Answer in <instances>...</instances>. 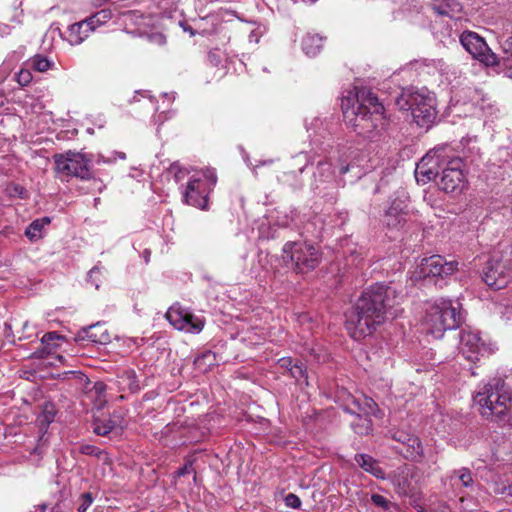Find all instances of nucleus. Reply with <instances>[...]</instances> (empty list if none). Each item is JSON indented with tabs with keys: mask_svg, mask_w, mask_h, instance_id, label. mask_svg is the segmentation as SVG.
I'll list each match as a JSON object with an SVG mask.
<instances>
[{
	"mask_svg": "<svg viewBox=\"0 0 512 512\" xmlns=\"http://www.w3.org/2000/svg\"><path fill=\"white\" fill-rule=\"evenodd\" d=\"M400 298L391 285L376 283L370 286L346 313L345 325L349 335L355 340L371 335L388 315H397L393 309Z\"/></svg>",
	"mask_w": 512,
	"mask_h": 512,
	"instance_id": "obj_1",
	"label": "nucleus"
},
{
	"mask_svg": "<svg viewBox=\"0 0 512 512\" xmlns=\"http://www.w3.org/2000/svg\"><path fill=\"white\" fill-rule=\"evenodd\" d=\"M416 174H421L428 181L439 177V189L454 196L461 194L468 185L463 159L454 155L448 146L428 152L418 164Z\"/></svg>",
	"mask_w": 512,
	"mask_h": 512,
	"instance_id": "obj_2",
	"label": "nucleus"
},
{
	"mask_svg": "<svg viewBox=\"0 0 512 512\" xmlns=\"http://www.w3.org/2000/svg\"><path fill=\"white\" fill-rule=\"evenodd\" d=\"M350 100L342 103L343 118L345 123L357 134L374 139L380 136L388 127V120L384 115V106L372 93L367 97H359L351 104Z\"/></svg>",
	"mask_w": 512,
	"mask_h": 512,
	"instance_id": "obj_3",
	"label": "nucleus"
},
{
	"mask_svg": "<svg viewBox=\"0 0 512 512\" xmlns=\"http://www.w3.org/2000/svg\"><path fill=\"white\" fill-rule=\"evenodd\" d=\"M473 399L485 419L500 425L510 423L512 419V390L502 378L495 377L480 383Z\"/></svg>",
	"mask_w": 512,
	"mask_h": 512,
	"instance_id": "obj_4",
	"label": "nucleus"
},
{
	"mask_svg": "<svg viewBox=\"0 0 512 512\" xmlns=\"http://www.w3.org/2000/svg\"><path fill=\"white\" fill-rule=\"evenodd\" d=\"M400 110L411 111L414 121L419 127L430 128L437 117L436 100L428 91H402L396 98Z\"/></svg>",
	"mask_w": 512,
	"mask_h": 512,
	"instance_id": "obj_5",
	"label": "nucleus"
},
{
	"mask_svg": "<svg viewBox=\"0 0 512 512\" xmlns=\"http://www.w3.org/2000/svg\"><path fill=\"white\" fill-rule=\"evenodd\" d=\"M463 321L460 304L447 299H438L426 310V331L440 338L446 330L456 329Z\"/></svg>",
	"mask_w": 512,
	"mask_h": 512,
	"instance_id": "obj_6",
	"label": "nucleus"
},
{
	"mask_svg": "<svg viewBox=\"0 0 512 512\" xmlns=\"http://www.w3.org/2000/svg\"><path fill=\"white\" fill-rule=\"evenodd\" d=\"M282 258L295 273L305 274L313 271L320 264L322 253L310 242L287 241L282 248Z\"/></svg>",
	"mask_w": 512,
	"mask_h": 512,
	"instance_id": "obj_7",
	"label": "nucleus"
},
{
	"mask_svg": "<svg viewBox=\"0 0 512 512\" xmlns=\"http://www.w3.org/2000/svg\"><path fill=\"white\" fill-rule=\"evenodd\" d=\"M55 172L59 176L76 177L89 180L93 177L91 171L92 159L89 155L68 150L53 156Z\"/></svg>",
	"mask_w": 512,
	"mask_h": 512,
	"instance_id": "obj_8",
	"label": "nucleus"
},
{
	"mask_svg": "<svg viewBox=\"0 0 512 512\" xmlns=\"http://www.w3.org/2000/svg\"><path fill=\"white\" fill-rule=\"evenodd\" d=\"M203 176L205 179L195 176L191 177L183 193L186 204L201 209L207 207V196L211 186H214L217 180L215 173L211 170H207Z\"/></svg>",
	"mask_w": 512,
	"mask_h": 512,
	"instance_id": "obj_9",
	"label": "nucleus"
},
{
	"mask_svg": "<svg viewBox=\"0 0 512 512\" xmlns=\"http://www.w3.org/2000/svg\"><path fill=\"white\" fill-rule=\"evenodd\" d=\"M338 187L332 164L328 161H319L311 182L313 192L328 200H334Z\"/></svg>",
	"mask_w": 512,
	"mask_h": 512,
	"instance_id": "obj_10",
	"label": "nucleus"
},
{
	"mask_svg": "<svg viewBox=\"0 0 512 512\" xmlns=\"http://www.w3.org/2000/svg\"><path fill=\"white\" fill-rule=\"evenodd\" d=\"M460 43L473 58L486 66H494L497 63V55L476 32L464 31L460 35Z\"/></svg>",
	"mask_w": 512,
	"mask_h": 512,
	"instance_id": "obj_11",
	"label": "nucleus"
},
{
	"mask_svg": "<svg viewBox=\"0 0 512 512\" xmlns=\"http://www.w3.org/2000/svg\"><path fill=\"white\" fill-rule=\"evenodd\" d=\"M166 319L180 331L198 334L205 325V320L180 306H172L166 312Z\"/></svg>",
	"mask_w": 512,
	"mask_h": 512,
	"instance_id": "obj_12",
	"label": "nucleus"
},
{
	"mask_svg": "<svg viewBox=\"0 0 512 512\" xmlns=\"http://www.w3.org/2000/svg\"><path fill=\"white\" fill-rule=\"evenodd\" d=\"M458 270L457 261H447L443 256L433 255L429 258H424L419 266V277L426 278H441L452 275Z\"/></svg>",
	"mask_w": 512,
	"mask_h": 512,
	"instance_id": "obj_13",
	"label": "nucleus"
},
{
	"mask_svg": "<svg viewBox=\"0 0 512 512\" xmlns=\"http://www.w3.org/2000/svg\"><path fill=\"white\" fill-rule=\"evenodd\" d=\"M512 277V265L507 267L502 260L491 258L483 269L482 279L495 290L504 288Z\"/></svg>",
	"mask_w": 512,
	"mask_h": 512,
	"instance_id": "obj_14",
	"label": "nucleus"
},
{
	"mask_svg": "<svg viewBox=\"0 0 512 512\" xmlns=\"http://www.w3.org/2000/svg\"><path fill=\"white\" fill-rule=\"evenodd\" d=\"M460 352L465 359L473 363L490 353L479 333L470 330H462L460 333Z\"/></svg>",
	"mask_w": 512,
	"mask_h": 512,
	"instance_id": "obj_15",
	"label": "nucleus"
},
{
	"mask_svg": "<svg viewBox=\"0 0 512 512\" xmlns=\"http://www.w3.org/2000/svg\"><path fill=\"white\" fill-rule=\"evenodd\" d=\"M391 438L401 443L405 451L404 457L413 462H421L424 458V450L420 439L414 435L403 430L390 431Z\"/></svg>",
	"mask_w": 512,
	"mask_h": 512,
	"instance_id": "obj_16",
	"label": "nucleus"
},
{
	"mask_svg": "<svg viewBox=\"0 0 512 512\" xmlns=\"http://www.w3.org/2000/svg\"><path fill=\"white\" fill-rule=\"evenodd\" d=\"M416 477V469L410 468L406 465L399 467L395 471L392 479L396 493L402 497H413L417 491V486L415 483Z\"/></svg>",
	"mask_w": 512,
	"mask_h": 512,
	"instance_id": "obj_17",
	"label": "nucleus"
},
{
	"mask_svg": "<svg viewBox=\"0 0 512 512\" xmlns=\"http://www.w3.org/2000/svg\"><path fill=\"white\" fill-rule=\"evenodd\" d=\"M293 167L301 164L298 171L290 170L283 172L278 177V182L284 186L291 188L293 191H298L304 187V181L300 177L305 168L311 163L308 153L301 152L293 158Z\"/></svg>",
	"mask_w": 512,
	"mask_h": 512,
	"instance_id": "obj_18",
	"label": "nucleus"
},
{
	"mask_svg": "<svg viewBox=\"0 0 512 512\" xmlns=\"http://www.w3.org/2000/svg\"><path fill=\"white\" fill-rule=\"evenodd\" d=\"M344 411L349 414H360L370 418V416H377L379 408L372 398L361 397L353 398L350 404L344 406Z\"/></svg>",
	"mask_w": 512,
	"mask_h": 512,
	"instance_id": "obj_19",
	"label": "nucleus"
},
{
	"mask_svg": "<svg viewBox=\"0 0 512 512\" xmlns=\"http://www.w3.org/2000/svg\"><path fill=\"white\" fill-rule=\"evenodd\" d=\"M109 334L100 323L82 328L76 335L75 341H90L96 344H105L109 341Z\"/></svg>",
	"mask_w": 512,
	"mask_h": 512,
	"instance_id": "obj_20",
	"label": "nucleus"
},
{
	"mask_svg": "<svg viewBox=\"0 0 512 512\" xmlns=\"http://www.w3.org/2000/svg\"><path fill=\"white\" fill-rule=\"evenodd\" d=\"M431 9L438 16L459 19L462 5L457 0H435L431 4Z\"/></svg>",
	"mask_w": 512,
	"mask_h": 512,
	"instance_id": "obj_21",
	"label": "nucleus"
},
{
	"mask_svg": "<svg viewBox=\"0 0 512 512\" xmlns=\"http://www.w3.org/2000/svg\"><path fill=\"white\" fill-rule=\"evenodd\" d=\"M408 213L400 203L393 202L384 215V224L391 229H399L407 221Z\"/></svg>",
	"mask_w": 512,
	"mask_h": 512,
	"instance_id": "obj_22",
	"label": "nucleus"
},
{
	"mask_svg": "<svg viewBox=\"0 0 512 512\" xmlns=\"http://www.w3.org/2000/svg\"><path fill=\"white\" fill-rule=\"evenodd\" d=\"M355 463L365 472L371 474L377 479H385V472L380 467L379 462L371 455L358 453L354 456Z\"/></svg>",
	"mask_w": 512,
	"mask_h": 512,
	"instance_id": "obj_23",
	"label": "nucleus"
},
{
	"mask_svg": "<svg viewBox=\"0 0 512 512\" xmlns=\"http://www.w3.org/2000/svg\"><path fill=\"white\" fill-rule=\"evenodd\" d=\"M91 29L89 24H85L83 20L70 25L67 30L69 43L71 45L81 44L90 35Z\"/></svg>",
	"mask_w": 512,
	"mask_h": 512,
	"instance_id": "obj_24",
	"label": "nucleus"
},
{
	"mask_svg": "<svg viewBox=\"0 0 512 512\" xmlns=\"http://www.w3.org/2000/svg\"><path fill=\"white\" fill-rule=\"evenodd\" d=\"M450 481L454 486H461L463 488L471 489L474 486V480L469 468L462 467L455 469L449 475Z\"/></svg>",
	"mask_w": 512,
	"mask_h": 512,
	"instance_id": "obj_25",
	"label": "nucleus"
},
{
	"mask_svg": "<svg viewBox=\"0 0 512 512\" xmlns=\"http://www.w3.org/2000/svg\"><path fill=\"white\" fill-rule=\"evenodd\" d=\"M56 413V407L52 402H45L42 405L41 412L36 419L41 432H46L48 426L54 421Z\"/></svg>",
	"mask_w": 512,
	"mask_h": 512,
	"instance_id": "obj_26",
	"label": "nucleus"
},
{
	"mask_svg": "<svg viewBox=\"0 0 512 512\" xmlns=\"http://www.w3.org/2000/svg\"><path fill=\"white\" fill-rule=\"evenodd\" d=\"M323 42L322 36L308 33L302 40V49L306 55L313 57L321 51Z\"/></svg>",
	"mask_w": 512,
	"mask_h": 512,
	"instance_id": "obj_27",
	"label": "nucleus"
},
{
	"mask_svg": "<svg viewBox=\"0 0 512 512\" xmlns=\"http://www.w3.org/2000/svg\"><path fill=\"white\" fill-rule=\"evenodd\" d=\"M63 339H64V337L56 331L45 333L43 335V337L41 338V343L45 346V348L35 351L32 354V357L37 358V359L44 358L46 349H48L50 347L51 348L57 347L58 344L56 343V341H60ZM48 353H49V351H47V354Z\"/></svg>",
	"mask_w": 512,
	"mask_h": 512,
	"instance_id": "obj_28",
	"label": "nucleus"
},
{
	"mask_svg": "<svg viewBox=\"0 0 512 512\" xmlns=\"http://www.w3.org/2000/svg\"><path fill=\"white\" fill-rule=\"evenodd\" d=\"M50 223L49 217H43L40 219L34 220L25 230V236L30 241H36L42 238V230L43 228Z\"/></svg>",
	"mask_w": 512,
	"mask_h": 512,
	"instance_id": "obj_29",
	"label": "nucleus"
},
{
	"mask_svg": "<svg viewBox=\"0 0 512 512\" xmlns=\"http://www.w3.org/2000/svg\"><path fill=\"white\" fill-rule=\"evenodd\" d=\"M494 66L512 70V36L502 43V55L497 56V63Z\"/></svg>",
	"mask_w": 512,
	"mask_h": 512,
	"instance_id": "obj_30",
	"label": "nucleus"
},
{
	"mask_svg": "<svg viewBox=\"0 0 512 512\" xmlns=\"http://www.w3.org/2000/svg\"><path fill=\"white\" fill-rule=\"evenodd\" d=\"M355 420L352 421L351 427L358 435H368L373 430V422L371 418L364 417V415L354 414Z\"/></svg>",
	"mask_w": 512,
	"mask_h": 512,
	"instance_id": "obj_31",
	"label": "nucleus"
},
{
	"mask_svg": "<svg viewBox=\"0 0 512 512\" xmlns=\"http://www.w3.org/2000/svg\"><path fill=\"white\" fill-rule=\"evenodd\" d=\"M289 376L294 378L297 383L308 385V372L305 364L296 360L293 368L291 369Z\"/></svg>",
	"mask_w": 512,
	"mask_h": 512,
	"instance_id": "obj_32",
	"label": "nucleus"
},
{
	"mask_svg": "<svg viewBox=\"0 0 512 512\" xmlns=\"http://www.w3.org/2000/svg\"><path fill=\"white\" fill-rule=\"evenodd\" d=\"M30 66L37 72H46L53 66V62L50 61L47 57L36 55L31 58Z\"/></svg>",
	"mask_w": 512,
	"mask_h": 512,
	"instance_id": "obj_33",
	"label": "nucleus"
},
{
	"mask_svg": "<svg viewBox=\"0 0 512 512\" xmlns=\"http://www.w3.org/2000/svg\"><path fill=\"white\" fill-rule=\"evenodd\" d=\"M121 379L126 383L130 392L134 393L140 389V384L134 370H126L123 372Z\"/></svg>",
	"mask_w": 512,
	"mask_h": 512,
	"instance_id": "obj_34",
	"label": "nucleus"
},
{
	"mask_svg": "<svg viewBox=\"0 0 512 512\" xmlns=\"http://www.w3.org/2000/svg\"><path fill=\"white\" fill-rule=\"evenodd\" d=\"M79 452L83 455L94 456L98 459H102L103 456H105L104 459H107V453L95 445L83 444L79 447Z\"/></svg>",
	"mask_w": 512,
	"mask_h": 512,
	"instance_id": "obj_35",
	"label": "nucleus"
},
{
	"mask_svg": "<svg viewBox=\"0 0 512 512\" xmlns=\"http://www.w3.org/2000/svg\"><path fill=\"white\" fill-rule=\"evenodd\" d=\"M115 428V423L112 420H107L105 422L96 421L94 423L93 431L95 434L99 436L108 435Z\"/></svg>",
	"mask_w": 512,
	"mask_h": 512,
	"instance_id": "obj_36",
	"label": "nucleus"
},
{
	"mask_svg": "<svg viewBox=\"0 0 512 512\" xmlns=\"http://www.w3.org/2000/svg\"><path fill=\"white\" fill-rule=\"evenodd\" d=\"M80 505L78 507V512H86L87 509L94 502V496L91 492L82 493L80 496Z\"/></svg>",
	"mask_w": 512,
	"mask_h": 512,
	"instance_id": "obj_37",
	"label": "nucleus"
},
{
	"mask_svg": "<svg viewBox=\"0 0 512 512\" xmlns=\"http://www.w3.org/2000/svg\"><path fill=\"white\" fill-rule=\"evenodd\" d=\"M32 79H33V76L29 69H21L16 74V81L19 83V85H21L23 87L30 84Z\"/></svg>",
	"mask_w": 512,
	"mask_h": 512,
	"instance_id": "obj_38",
	"label": "nucleus"
},
{
	"mask_svg": "<svg viewBox=\"0 0 512 512\" xmlns=\"http://www.w3.org/2000/svg\"><path fill=\"white\" fill-rule=\"evenodd\" d=\"M371 501L374 505L382 508L383 510H389L392 506V503L380 494H372Z\"/></svg>",
	"mask_w": 512,
	"mask_h": 512,
	"instance_id": "obj_39",
	"label": "nucleus"
},
{
	"mask_svg": "<svg viewBox=\"0 0 512 512\" xmlns=\"http://www.w3.org/2000/svg\"><path fill=\"white\" fill-rule=\"evenodd\" d=\"M296 360H293L291 357H283L280 358L277 362L278 367L283 370L282 374H288L290 373L291 369L293 368V365Z\"/></svg>",
	"mask_w": 512,
	"mask_h": 512,
	"instance_id": "obj_40",
	"label": "nucleus"
},
{
	"mask_svg": "<svg viewBox=\"0 0 512 512\" xmlns=\"http://www.w3.org/2000/svg\"><path fill=\"white\" fill-rule=\"evenodd\" d=\"M122 15L125 18V21H129L136 25L140 24L141 20L143 19V15L137 10H129L123 12Z\"/></svg>",
	"mask_w": 512,
	"mask_h": 512,
	"instance_id": "obj_41",
	"label": "nucleus"
},
{
	"mask_svg": "<svg viewBox=\"0 0 512 512\" xmlns=\"http://www.w3.org/2000/svg\"><path fill=\"white\" fill-rule=\"evenodd\" d=\"M148 42L162 46L166 43V37L160 32H153L145 35Z\"/></svg>",
	"mask_w": 512,
	"mask_h": 512,
	"instance_id": "obj_42",
	"label": "nucleus"
},
{
	"mask_svg": "<svg viewBox=\"0 0 512 512\" xmlns=\"http://www.w3.org/2000/svg\"><path fill=\"white\" fill-rule=\"evenodd\" d=\"M285 504L288 507H291V508H294V509H299L300 506H301V500H300V498L296 494L289 493L285 497Z\"/></svg>",
	"mask_w": 512,
	"mask_h": 512,
	"instance_id": "obj_43",
	"label": "nucleus"
},
{
	"mask_svg": "<svg viewBox=\"0 0 512 512\" xmlns=\"http://www.w3.org/2000/svg\"><path fill=\"white\" fill-rule=\"evenodd\" d=\"M102 25L107 23L113 16L112 11L110 9H102L93 14Z\"/></svg>",
	"mask_w": 512,
	"mask_h": 512,
	"instance_id": "obj_44",
	"label": "nucleus"
},
{
	"mask_svg": "<svg viewBox=\"0 0 512 512\" xmlns=\"http://www.w3.org/2000/svg\"><path fill=\"white\" fill-rule=\"evenodd\" d=\"M170 172L174 173V177L177 181L181 180L187 173L178 162H174L170 165Z\"/></svg>",
	"mask_w": 512,
	"mask_h": 512,
	"instance_id": "obj_45",
	"label": "nucleus"
},
{
	"mask_svg": "<svg viewBox=\"0 0 512 512\" xmlns=\"http://www.w3.org/2000/svg\"><path fill=\"white\" fill-rule=\"evenodd\" d=\"M214 359V353H212L211 351H207L195 359V364L200 365L201 363H205L207 360L209 362L208 365H211Z\"/></svg>",
	"mask_w": 512,
	"mask_h": 512,
	"instance_id": "obj_46",
	"label": "nucleus"
},
{
	"mask_svg": "<svg viewBox=\"0 0 512 512\" xmlns=\"http://www.w3.org/2000/svg\"><path fill=\"white\" fill-rule=\"evenodd\" d=\"M193 471V461L192 460H188L183 467L179 468L177 471H176V475L178 477H181V476H184V475H187L189 473H191Z\"/></svg>",
	"mask_w": 512,
	"mask_h": 512,
	"instance_id": "obj_47",
	"label": "nucleus"
},
{
	"mask_svg": "<svg viewBox=\"0 0 512 512\" xmlns=\"http://www.w3.org/2000/svg\"><path fill=\"white\" fill-rule=\"evenodd\" d=\"M83 21L85 24H89V27L92 28L91 33L94 32L98 27L102 26L100 21L93 14L85 18Z\"/></svg>",
	"mask_w": 512,
	"mask_h": 512,
	"instance_id": "obj_48",
	"label": "nucleus"
},
{
	"mask_svg": "<svg viewBox=\"0 0 512 512\" xmlns=\"http://www.w3.org/2000/svg\"><path fill=\"white\" fill-rule=\"evenodd\" d=\"M502 320L509 325H512V307H505L501 312Z\"/></svg>",
	"mask_w": 512,
	"mask_h": 512,
	"instance_id": "obj_49",
	"label": "nucleus"
},
{
	"mask_svg": "<svg viewBox=\"0 0 512 512\" xmlns=\"http://www.w3.org/2000/svg\"><path fill=\"white\" fill-rule=\"evenodd\" d=\"M180 25H181V27L183 28V30H184L185 32H188L191 36H194V35L196 34V32L194 31V29H193L190 25H188V24H186V23H182V22L180 23Z\"/></svg>",
	"mask_w": 512,
	"mask_h": 512,
	"instance_id": "obj_50",
	"label": "nucleus"
},
{
	"mask_svg": "<svg viewBox=\"0 0 512 512\" xmlns=\"http://www.w3.org/2000/svg\"><path fill=\"white\" fill-rule=\"evenodd\" d=\"M10 33V28L7 25L0 24V36L3 37Z\"/></svg>",
	"mask_w": 512,
	"mask_h": 512,
	"instance_id": "obj_51",
	"label": "nucleus"
},
{
	"mask_svg": "<svg viewBox=\"0 0 512 512\" xmlns=\"http://www.w3.org/2000/svg\"><path fill=\"white\" fill-rule=\"evenodd\" d=\"M209 60L214 63V64H217L218 63V60L216 59V54L215 53H209Z\"/></svg>",
	"mask_w": 512,
	"mask_h": 512,
	"instance_id": "obj_52",
	"label": "nucleus"
},
{
	"mask_svg": "<svg viewBox=\"0 0 512 512\" xmlns=\"http://www.w3.org/2000/svg\"><path fill=\"white\" fill-rule=\"evenodd\" d=\"M348 171H349V165H348V164H347V165H342V166L340 167V173H341V174H345V173H347Z\"/></svg>",
	"mask_w": 512,
	"mask_h": 512,
	"instance_id": "obj_53",
	"label": "nucleus"
},
{
	"mask_svg": "<svg viewBox=\"0 0 512 512\" xmlns=\"http://www.w3.org/2000/svg\"><path fill=\"white\" fill-rule=\"evenodd\" d=\"M504 493L512 497V484L504 488Z\"/></svg>",
	"mask_w": 512,
	"mask_h": 512,
	"instance_id": "obj_54",
	"label": "nucleus"
},
{
	"mask_svg": "<svg viewBox=\"0 0 512 512\" xmlns=\"http://www.w3.org/2000/svg\"><path fill=\"white\" fill-rule=\"evenodd\" d=\"M38 508H39V510H40L41 512H47V511H46V510H47V504H45V503H43V504L39 505V506H38Z\"/></svg>",
	"mask_w": 512,
	"mask_h": 512,
	"instance_id": "obj_55",
	"label": "nucleus"
},
{
	"mask_svg": "<svg viewBox=\"0 0 512 512\" xmlns=\"http://www.w3.org/2000/svg\"><path fill=\"white\" fill-rule=\"evenodd\" d=\"M99 269L98 267H93L90 271H89V275L92 276L94 273L98 272Z\"/></svg>",
	"mask_w": 512,
	"mask_h": 512,
	"instance_id": "obj_56",
	"label": "nucleus"
},
{
	"mask_svg": "<svg viewBox=\"0 0 512 512\" xmlns=\"http://www.w3.org/2000/svg\"><path fill=\"white\" fill-rule=\"evenodd\" d=\"M12 191H13L12 193H13V195H14V194H15V191H16V188H15V187H13V188H12Z\"/></svg>",
	"mask_w": 512,
	"mask_h": 512,
	"instance_id": "obj_57",
	"label": "nucleus"
},
{
	"mask_svg": "<svg viewBox=\"0 0 512 512\" xmlns=\"http://www.w3.org/2000/svg\"><path fill=\"white\" fill-rule=\"evenodd\" d=\"M6 329H11L10 325L6 324Z\"/></svg>",
	"mask_w": 512,
	"mask_h": 512,
	"instance_id": "obj_58",
	"label": "nucleus"
}]
</instances>
